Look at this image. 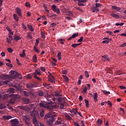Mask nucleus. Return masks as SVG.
<instances>
[{
    "label": "nucleus",
    "mask_w": 126,
    "mask_h": 126,
    "mask_svg": "<svg viewBox=\"0 0 126 126\" xmlns=\"http://www.w3.org/2000/svg\"><path fill=\"white\" fill-rule=\"evenodd\" d=\"M28 111L31 112V116L32 117H35V116H38L39 115V113L38 111L35 110V106H34L33 104H32L30 105V107H28Z\"/></svg>",
    "instance_id": "nucleus-1"
},
{
    "label": "nucleus",
    "mask_w": 126,
    "mask_h": 126,
    "mask_svg": "<svg viewBox=\"0 0 126 126\" xmlns=\"http://www.w3.org/2000/svg\"><path fill=\"white\" fill-rule=\"evenodd\" d=\"M12 97H14V98H12L9 100V102L10 104H14V103H15V100L20 98V96H19V94H12Z\"/></svg>",
    "instance_id": "nucleus-2"
},
{
    "label": "nucleus",
    "mask_w": 126,
    "mask_h": 126,
    "mask_svg": "<svg viewBox=\"0 0 126 126\" xmlns=\"http://www.w3.org/2000/svg\"><path fill=\"white\" fill-rule=\"evenodd\" d=\"M51 103L52 101H50L48 102L42 101L39 103V105L42 108H46V109H48L49 110V106H50V104H51Z\"/></svg>",
    "instance_id": "nucleus-3"
},
{
    "label": "nucleus",
    "mask_w": 126,
    "mask_h": 126,
    "mask_svg": "<svg viewBox=\"0 0 126 126\" xmlns=\"http://www.w3.org/2000/svg\"><path fill=\"white\" fill-rule=\"evenodd\" d=\"M23 119L26 123V125H27L28 126H30V119L29 118H28V116H25L23 117Z\"/></svg>",
    "instance_id": "nucleus-4"
},
{
    "label": "nucleus",
    "mask_w": 126,
    "mask_h": 126,
    "mask_svg": "<svg viewBox=\"0 0 126 126\" xmlns=\"http://www.w3.org/2000/svg\"><path fill=\"white\" fill-rule=\"evenodd\" d=\"M51 103H49V110H52V109H58L59 108L58 105H53L54 102L51 101Z\"/></svg>",
    "instance_id": "nucleus-5"
},
{
    "label": "nucleus",
    "mask_w": 126,
    "mask_h": 126,
    "mask_svg": "<svg viewBox=\"0 0 126 126\" xmlns=\"http://www.w3.org/2000/svg\"><path fill=\"white\" fill-rule=\"evenodd\" d=\"M10 123L12 126H17L18 125V120L14 119L10 121Z\"/></svg>",
    "instance_id": "nucleus-6"
},
{
    "label": "nucleus",
    "mask_w": 126,
    "mask_h": 126,
    "mask_svg": "<svg viewBox=\"0 0 126 126\" xmlns=\"http://www.w3.org/2000/svg\"><path fill=\"white\" fill-rule=\"evenodd\" d=\"M104 40L102 41V44H109V42L112 41V39L109 38V37H104L103 38Z\"/></svg>",
    "instance_id": "nucleus-7"
},
{
    "label": "nucleus",
    "mask_w": 126,
    "mask_h": 126,
    "mask_svg": "<svg viewBox=\"0 0 126 126\" xmlns=\"http://www.w3.org/2000/svg\"><path fill=\"white\" fill-rule=\"evenodd\" d=\"M15 13L19 15L20 17H22V14L21 13V9L18 7L15 8Z\"/></svg>",
    "instance_id": "nucleus-8"
},
{
    "label": "nucleus",
    "mask_w": 126,
    "mask_h": 126,
    "mask_svg": "<svg viewBox=\"0 0 126 126\" xmlns=\"http://www.w3.org/2000/svg\"><path fill=\"white\" fill-rule=\"evenodd\" d=\"M0 78L3 80H6V79H9V76L8 75L2 74L0 76Z\"/></svg>",
    "instance_id": "nucleus-9"
},
{
    "label": "nucleus",
    "mask_w": 126,
    "mask_h": 126,
    "mask_svg": "<svg viewBox=\"0 0 126 126\" xmlns=\"http://www.w3.org/2000/svg\"><path fill=\"white\" fill-rule=\"evenodd\" d=\"M32 117H33V119H32L33 124L35 126H39V124L38 123V122L37 121V119L35 117H36V116H32Z\"/></svg>",
    "instance_id": "nucleus-10"
},
{
    "label": "nucleus",
    "mask_w": 126,
    "mask_h": 126,
    "mask_svg": "<svg viewBox=\"0 0 126 126\" xmlns=\"http://www.w3.org/2000/svg\"><path fill=\"white\" fill-rule=\"evenodd\" d=\"M53 122H54V118H53V117L47 119V124H48L49 126H52L53 125Z\"/></svg>",
    "instance_id": "nucleus-11"
},
{
    "label": "nucleus",
    "mask_w": 126,
    "mask_h": 126,
    "mask_svg": "<svg viewBox=\"0 0 126 126\" xmlns=\"http://www.w3.org/2000/svg\"><path fill=\"white\" fill-rule=\"evenodd\" d=\"M27 88H28V89L31 90L32 88H34L35 86L32 83H28L26 85Z\"/></svg>",
    "instance_id": "nucleus-12"
},
{
    "label": "nucleus",
    "mask_w": 126,
    "mask_h": 126,
    "mask_svg": "<svg viewBox=\"0 0 126 126\" xmlns=\"http://www.w3.org/2000/svg\"><path fill=\"white\" fill-rule=\"evenodd\" d=\"M78 35L79 34L78 33H73V35L70 37L68 38V40H69V41H70V40H72V39H74V38H76V37H78Z\"/></svg>",
    "instance_id": "nucleus-13"
},
{
    "label": "nucleus",
    "mask_w": 126,
    "mask_h": 126,
    "mask_svg": "<svg viewBox=\"0 0 126 126\" xmlns=\"http://www.w3.org/2000/svg\"><path fill=\"white\" fill-rule=\"evenodd\" d=\"M33 74L34 75H41V70L39 69H36Z\"/></svg>",
    "instance_id": "nucleus-14"
},
{
    "label": "nucleus",
    "mask_w": 126,
    "mask_h": 126,
    "mask_svg": "<svg viewBox=\"0 0 126 126\" xmlns=\"http://www.w3.org/2000/svg\"><path fill=\"white\" fill-rule=\"evenodd\" d=\"M17 72L14 71H11V76L13 77L14 78H16V74H17Z\"/></svg>",
    "instance_id": "nucleus-15"
},
{
    "label": "nucleus",
    "mask_w": 126,
    "mask_h": 126,
    "mask_svg": "<svg viewBox=\"0 0 126 126\" xmlns=\"http://www.w3.org/2000/svg\"><path fill=\"white\" fill-rule=\"evenodd\" d=\"M101 58H102L103 59H105V60H106V61H108V62H110V61L111 60L110 57H109V56L107 55L101 56Z\"/></svg>",
    "instance_id": "nucleus-16"
},
{
    "label": "nucleus",
    "mask_w": 126,
    "mask_h": 126,
    "mask_svg": "<svg viewBox=\"0 0 126 126\" xmlns=\"http://www.w3.org/2000/svg\"><path fill=\"white\" fill-rule=\"evenodd\" d=\"M92 11L93 12H98V11H99V9L96 6L92 7Z\"/></svg>",
    "instance_id": "nucleus-17"
},
{
    "label": "nucleus",
    "mask_w": 126,
    "mask_h": 126,
    "mask_svg": "<svg viewBox=\"0 0 126 126\" xmlns=\"http://www.w3.org/2000/svg\"><path fill=\"white\" fill-rule=\"evenodd\" d=\"M92 97H93L94 99L95 100V102H97L98 101V99L97 98H98V94L97 93H94V95H92Z\"/></svg>",
    "instance_id": "nucleus-18"
},
{
    "label": "nucleus",
    "mask_w": 126,
    "mask_h": 126,
    "mask_svg": "<svg viewBox=\"0 0 126 126\" xmlns=\"http://www.w3.org/2000/svg\"><path fill=\"white\" fill-rule=\"evenodd\" d=\"M112 8L116 10V11H120L121 10V8L117 6H112Z\"/></svg>",
    "instance_id": "nucleus-19"
},
{
    "label": "nucleus",
    "mask_w": 126,
    "mask_h": 126,
    "mask_svg": "<svg viewBox=\"0 0 126 126\" xmlns=\"http://www.w3.org/2000/svg\"><path fill=\"white\" fill-rule=\"evenodd\" d=\"M110 15L111 16H112V17H114V18H116L117 19H119V18H120V16L117 14L112 13L110 14Z\"/></svg>",
    "instance_id": "nucleus-20"
},
{
    "label": "nucleus",
    "mask_w": 126,
    "mask_h": 126,
    "mask_svg": "<svg viewBox=\"0 0 126 126\" xmlns=\"http://www.w3.org/2000/svg\"><path fill=\"white\" fill-rule=\"evenodd\" d=\"M96 122L98 126H101L102 124H103V121H102L101 119H98Z\"/></svg>",
    "instance_id": "nucleus-21"
},
{
    "label": "nucleus",
    "mask_w": 126,
    "mask_h": 126,
    "mask_svg": "<svg viewBox=\"0 0 126 126\" xmlns=\"http://www.w3.org/2000/svg\"><path fill=\"white\" fill-rule=\"evenodd\" d=\"M70 113H73L74 115H77L78 111H77V109H73L72 110H71Z\"/></svg>",
    "instance_id": "nucleus-22"
},
{
    "label": "nucleus",
    "mask_w": 126,
    "mask_h": 126,
    "mask_svg": "<svg viewBox=\"0 0 126 126\" xmlns=\"http://www.w3.org/2000/svg\"><path fill=\"white\" fill-rule=\"evenodd\" d=\"M25 52H26V50H23L22 51V54H20V56L21 58H24L26 56Z\"/></svg>",
    "instance_id": "nucleus-23"
},
{
    "label": "nucleus",
    "mask_w": 126,
    "mask_h": 126,
    "mask_svg": "<svg viewBox=\"0 0 126 126\" xmlns=\"http://www.w3.org/2000/svg\"><path fill=\"white\" fill-rule=\"evenodd\" d=\"M12 118V117L7 115L6 116H3L2 117V118L3 119V120H9L10 119H11Z\"/></svg>",
    "instance_id": "nucleus-24"
},
{
    "label": "nucleus",
    "mask_w": 126,
    "mask_h": 126,
    "mask_svg": "<svg viewBox=\"0 0 126 126\" xmlns=\"http://www.w3.org/2000/svg\"><path fill=\"white\" fill-rule=\"evenodd\" d=\"M13 16L14 17V19H15L16 21H18L19 20V18L18 17V16H17V14H14L13 15Z\"/></svg>",
    "instance_id": "nucleus-25"
},
{
    "label": "nucleus",
    "mask_w": 126,
    "mask_h": 126,
    "mask_svg": "<svg viewBox=\"0 0 126 126\" xmlns=\"http://www.w3.org/2000/svg\"><path fill=\"white\" fill-rule=\"evenodd\" d=\"M24 102H25L26 104H29V103H30V99L28 98H24Z\"/></svg>",
    "instance_id": "nucleus-26"
},
{
    "label": "nucleus",
    "mask_w": 126,
    "mask_h": 126,
    "mask_svg": "<svg viewBox=\"0 0 126 126\" xmlns=\"http://www.w3.org/2000/svg\"><path fill=\"white\" fill-rule=\"evenodd\" d=\"M37 94L38 96H44V93H43V91L41 90H39L37 92Z\"/></svg>",
    "instance_id": "nucleus-27"
},
{
    "label": "nucleus",
    "mask_w": 126,
    "mask_h": 126,
    "mask_svg": "<svg viewBox=\"0 0 126 126\" xmlns=\"http://www.w3.org/2000/svg\"><path fill=\"white\" fill-rule=\"evenodd\" d=\"M45 114V111L43 110H41L40 111V116L41 118H44V115Z\"/></svg>",
    "instance_id": "nucleus-28"
},
{
    "label": "nucleus",
    "mask_w": 126,
    "mask_h": 126,
    "mask_svg": "<svg viewBox=\"0 0 126 126\" xmlns=\"http://www.w3.org/2000/svg\"><path fill=\"white\" fill-rule=\"evenodd\" d=\"M51 118H53V117H52V115L50 113H47L45 116V119H47V120L48 119H50Z\"/></svg>",
    "instance_id": "nucleus-29"
},
{
    "label": "nucleus",
    "mask_w": 126,
    "mask_h": 126,
    "mask_svg": "<svg viewBox=\"0 0 126 126\" xmlns=\"http://www.w3.org/2000/svg\"><path fill=\"white\" fill-rule=\"evenodd\" d=\"M65 116L66 120H68V121H71V117H70V116H69L67 113L65 114Z\"/></svg>",
    "instance_id": "nucleus-30"
},
{
    "label": "nucleus",
    "mask_w": 126,
    "mask_h": 126,
    "mask_svg": "<svg viewBox=\"0 0 126 126\" xmlns=\"http://www.w3.org/2000/svg\"><path fill=\"white\" fill-rule=\"evenodd\" d=\"M9 92H11V93H14L15 92V89L12 88H10L8 89Z\"/></svg>",
    "instance_id": "nucleus-31"
},
{
    "label": "nucleus",
    "mask_w": 126,
    "mask_h": 126,
    "mask_svg": "<svg viewBox=\"0 0 126 126\" xmlns=\"http://www.w3.org/2000/svg\"><path fill=\"white\" fill-rule=\"evenodd\" d=\"M28 27L29 29H30V31H31L32 32H33V31H34V29L33 28V27L32 26V25H28Z\"/></svg>",
    "instance_id": "nucleus-32"
},
{
    "label": "nucleus",
    "mask_w": 126,
    "mask_h": 126,
    "mask_svg": "<svg viewBox=\"0 0 126 126\" xmlns=\"http://www.w3.org/2000/svg\"><path fill=\"white\" fill-rule=\"evenodd\" d=\"M14 41H19V40H21V37L19 36H15L14 38Z\"/></svg>",
    "instance_id": "nucleus-33"
},
{
    "label": "nucleus",
    "mask_w": 126,
    "mask_h": 126,
    "mask_svg": "<svg viewBox=\"0 0 126 126\" xmlns=\"http://www.w3.org/2000/svg\"><path fill=\"white\" fill-rule=\"evenodd\" d=\"M80 45H81V43H74V44H72L71 45V46L73 48H76V47H77L78 46H79Z\"/></svg>",
    "instance_id": "nucleus-34"
},
{
    "label": "nucleus",
    "mask_w": 126,
    "mask_h": 126,
    "mask_svg": "<svg viewBox=\"0 0 126 126\" xmlns=\"http://www.w3.org/2000/svg\"><path fill=\"white\" fill-rule=\"evenodd\" d=\"M46 99L47 101H50V102H52L51 100L53 99V98H52V96H51L50 95H48L46 96Z\"/></svg>",
    "instance_id": "nucleus-35"
},
{
    "label": "nucleus",
    "mask_w": 126,
    "mask_h": 126,
    "mask_svg": "<svg viewBox=\"0 0 126 126\" xmlns=\"http://www.w3.org/2000/svg\"><path fill=\"white\" fill-rule=\"evenodd\" d=\"M32 60L34 63H37V55H34V57H32Z\"/></svg>",
    "instance_id": "nucleus-36"
},
{
    "label": "nucleus",
    "mask_w": 126,
    "mask_h": 126,
    "mask_svg": "<svg viewBox=\"0 0 126 126\" xmlns=\"http://www.w3.org/2000/svg\"><path fill=\"white\" fill-rule=\"evenodd\" d=\"M52 9L53 11H54V12H56V11H57L58 8H57V6H56V5H52Z\"/></svg>",
    "instance_id": "nucleus-37"
},
{
    "label": "nucleus",
    "mask_w": 126,
    "mask_h": 126,
    "mask_svg": "<svg viewBox=\"0 0 126 126\" xmlns=\"http://www.w3.org/2000/svg\"><path fill=\"white\" fill-rule=\"evenodd\" d=\"M35 43L34 45V47H37V46H38L39 43H40V41L39 40V38H37L36 39H35Z\"/></svg>",
    "instance_id": "nucleus-38"
},
{
    "label": "nucleus",
    "mask_w": 126,
    "mask_h": 126,
    "mask_svg": "<svg viewBox=\"0 0 126 126\" xmlns=\"http://www.w3.org/2000/svg\"><path fill=\"white\" fill-rule=\"evenodd\" d=\"M16 77H19L20 79H22V76L21 74H19L18 72H17L16 75Z\"/></svg>",
    "instance_id": "nucleus-39"
},
{
    "label": "nucleus",
    "mask_w": 126,
    "mask_h": 126,
    "mask_svg": "<svg viewBox=\"0 0 126 126\" xmlns=\"http://www.w3.org/2000/svg\"><path fill=\"white\" fill-rule=\"evenodd\" d=\"M66 14L67 15H69V16H73V14L70 11H68L66 12Z\"/></svg>",
    "instance_id": "nucleus-40"
},
{
    "label": "nucleus",
    "mask_w": 126,
    "mask_h": 126,
    "mask_svg": "<svg viewBox=\"0 0 126 126\" xmlns=\"http://www.w3.org/2000/svg\"><path fill=\"white\" fill-rule=\"evenodd\" d=\"M23 94L24 96H26V97H29V93L26 91H24Z\"/></svg>",
    "instance_id": "nucleus-41"
},
{
    "label": "nucleus",
    "mask_w": 126,
    "mask_h": 126,
    "mask_svg": "<svg viewBox=\"0 0 126 126\" xmlns=\"http://www.w3.org/2000/svg\"><path fill=\"white\" fill-rule=\"evenodd\" d=\"M85 102L86 104V106L87 107V108H88V107H89V101H88L87 99H85Z\"/></svg>",
    "instance_id": "nucleus-42"
},
{
    "label": "nucleus",
    "mask_w": 126,
    "mask_h": 126,
    "mask_svg": "<svg viewBox=\"0 0 126 126\" xmlns=\"http://www.w3.org/2000/svg\"><path fill=\"white\" fill-rule=\"evenodd\" d=\"M33 50L34 51H35V52H36V53H40V51H39V49L38 48H37V47H36V46H34L33 47Z\"/></svg>",
    "instance_id": "nucleus-43"
},
{
    "label": "nucleus",
    "mask_w": 126,
    "mask_h": 126,
    "mask_svg": "<svg viewBox=\"0 0 126 126\" xmlns=\"http://www.w3.org/2000/svg\"><path fill=\"white\" fill-rule=\"evenodd\" d=\"M43 85L44 87H46V88H48V89H49V87H50V85L46 83H43Z\"/></svg>",
    "instance_id": "nucleus-44"
},
{
    "label": "nucleus",
    "mask_w": 126,
    "mask_h": 126,
    "mask_svg": "<svg viewBox=\"0 0 126 126\" xmlns=\"http://www.w3.org/2000/svg\"><path fill=\"white\" fill-rule=\"evenodd\" d=\"M57 57L59 60H61V59H62V53L59 52L58 54Z\"/></svg>",
    "instance_id": "nucleus-45"
},
{
    "label": "nucleus",
    "mask_w": 126,
    "mask_h": 126,
    "mask_svg": "<svg viewBox=\"0 0 126 126\" xmlns=\"http://www.w3.org/2000/svg\"><path fill=\"white\" fill-rule=\"evenodd\" d=\"M40 34L41 35V37L43 38V39H45L46 38V36H45V33L43 32H41Z\"/></svg>",
    "instance_id": "nucleus-46"
},
{
    "label": "nucleus",
    "mask_w": 126,
    "mask_h": 126,
    "mask_svg": "<svg viewBox=\"0 0 126 126\" xmlns=\"http://www.w3.org/2000/svg\"><path fill=\"white\" fill-rule=\"evenodd\" d=\"M125 24V23H116L115 25L116 26H123Z\"/></svg>",
    "instance_id": "nucleus-47"
},
{
    "label": "nucleus",
    "mask_w": 126,
    "mask_h": 126,
    "mask_svg": "<svg viewBox=\"0 0 126 126\" xmlns=\"http://www.w3.org/2000/svg\"><path fill=\"white\" fill-rule=\"evenodd\" d=\"M85 75L86 77H87V78H89V74H88V71H85Z\"/></svg>",
    "instance_id": "nucleus-48"
},
{
    "label": "nucleus",
    "mask_w": 126,
    "mask_h": 126,
    "mask_svg": "<svg viewBox=\"0 0 126 126\" xmlns=\"http://www.w3.org/2000/svg\"><path fill=\"white\" fill-rule=\"evenodd\" d=\"M5 106L3 104L0 103V109L2 110V109H5Z\"/></svg>",
    "instance_id": "nucleus-49"
},
{
    "label": "nucleus",
    "mask_w": 126,
    "mask_h": 126,
    "mask_svg": "<svg viewBox=\"0 0 126 126\" xmlns=\"http://www.w3.org/2000/svg\"><path fill=\"white\" fill-rule=\"evenodd\" d=\"M62 121H56V122H55V125H57L58 126L60 125H62Z\"/></svg>",
    "instance_id": "nucleus-50"
},
{
    "label": "nucleus",
    "mask_w": 126,
    "mask_h": 126,
    "mask_svg": "<svg viewBox=\"0 0 126 126\" xmlns=\"http://www.w3.org/2000/svg\"><path fill=\"white\" fill-rule=\"evenodd\" d=\"M102 92H103V94H105V95H108V94H110V92H108L106 90L102 91Z\"/></svg>",
    "instance_id": "nucleus-51"
},
{
    "label": "nucleus",
    "mask_w": 126,
    "mask_h": 126,
    "mask_svg": "<svg viewBox=\"0 0 126 126\" xmlns=\"http://www.w3.org/2000/svg\"><path fill=\"white\" fill-rule=\"evenodd\" d=\"M63 77L65 79L66 82H68V77H67V76H66L65 75H63Z\"/></svg>",
    "instance_id": "nucleus-52"
},
{
    "label": "nucleus",
    "mask_w": 126,
    "mask_h": 126,
    "mask_svg": "<svg viewBox=\"0 0 126 126\" xmlns=\"http://www.w3.org/2000/svg\"><path fill=\"white\" fill-rule=\"evenodd\" d=\"M63 98L59 97L58 98V102H63Z\"/></svg>",
    "instance_id": "nucleus-53"
},
{
    "label": "nucleus",
    "mask_w": 126,
    "mask_h": 126,
    "mask_svg": "<svg viewBox=\"0 0 126 126\" xmlns=\"http://www.w3.org/2000/svg\"><path fill=\"white\" fill-rule=\"evenodd\" d=\"M59 42H60V44H62V45H63V44H64V42H63V41H64V40L63 39H59Z\"/></svg>",
    "instance_id": "nucleus-54"
},
{
    "label": "nucleus",
    "mask_w": 126,
    "mask_h": 126,
    "mask_svg": "<svg viewBox=\"0 0 126 126\" xmlns=\"http://www.w3.org/2000/svg\"><path fill=\"white\" fill-rule=\"evenodd\" d=\"M62 73V74H67V71L66 70H63Z\"/></svg>",
    "instance_id": "nucleus-55"
},
{
    "label": "nucleus",
    "mask_w": 126,
    "mask_h": 126,
    "mask_svg": "<svg viewBox=\"0 0 126 126\" xmlns=\"http://www.w3.org/2000/svg\"><path fill=\"white\" fill-rule=\"evenodd\" d=\"M63 108H64V104L63 103H60V108L63 110Z\"/></svg>",
    "instance_id": "nucleus-56"
},
{
    "label": "nucleus",
    "mask_w": 126,
    "mask_h": 126,
    "mask_svg": "<svg viewBox=\"0 0 126 126\" xmlns=\"http://www.w3.org/2000/svg\"><path fill=\"white\" fill-rule=\"evenodd\" d=\"M33 77L35 78V79H37V80H41V78H40L39 77L37 76L36 75H34Z\"/></svg>",
    "instance_id": "nucleus-57"
},
{
    "label": "nucleus",
    "mask_w": 126,
    "mask_h": 126,
    "mask_svg": "<svg viewBox=\"0 0 126 126\" xmlns=\"http://www.w3.org/2000/svg\"><path fill=\"white\" fill-rule=\"evenodd\" d=\"M7 51L9 52V53H12V52H13V50L11 49V48H8Z\"/></svg>",
    "instance_id": "nucleus-58"
},
{
    "label": "nucleus",
    "mask_w": 126,
    "mask_h": 126,
    "mask_svg": "<svg viewBox=\"0 0 126 126\" xmlns=\"http://www.w3.org/2000/svg\"><path fill=\"white\" fill-rule=\"evenodd\" d=\"M27 37L29 39H32V35L30 34V32H28L27 34Z\"/></svg>",
    "instance_id": "nucleus-59"
},
{
    "label": "nucleus",
    "mask_w": 126,
    "mask_h": 126,
    "mask_svg": "<svg viewBox=\"0 0 126 126\" xmlns=\"http://www.w3.org/2000/svg\"><path fill=\"white\" fill-rule=\"evenodd\" d=\"M22 27H23L24 30H26L27 29V27H26V26L24 23L22 24Z\"/></svg>",
    "instance_id": "nucleus-60"
},
{
    "label": "nucleus",
    "mask_w": 126,
    "mask_h": 126,
    "mask_svg": "<svg viewBox=\"0 0 126 126\" xmlns=\"http://www.w3.org/2000/svg\"><path fill=\"white\" fill-rule=\"evenodd\" d=\"M78 5H79V6H84V4L79 1V2H78Z\"/></svg>",
    "instance_id": "nucleus-61"
},
{
    "label": "nucleus",
    "mask_w": 126,
    "mask_h": 126,
    "mask_svg": "<svg viewBox=\"0 0 126 126\" xmlns=\"http://www.w3.org/2000/svg\"><path fill=\"white\" fill-rule=\"evenodd\" d=\"M25 5H26V6H27V7H31V4H30V3L28 2H26Z\"/></svg>",
    "instance_id": "nucleus-62"
},
{
    "label": "nucleus",
    "mask_w": 126,
    "mask_h": 126,
    "mask_svg": "<svg viewBox=\"0 0 126 126\" xmlns=\"http://www.w3.org/2000/svg\"><path fill=\"white\" fill-rule=\"evenodd\" d=\"M82 41H83V36H81L80 38L78 40V42H82Z\"/></svg>",
    "instance_id": "nucleus-63"
},
{
    "label": "nucleus",
    "mask_w": 126,
    "mask_h": 126,
    "mask_svg": "<svg viewBox=\"0 0 126 126\" xmlns=\"http://www.w3.org/2000/svg\"><path fill=\"white\" fill-rule=\"evenodd\" d=\"M101 4L99 3H95V7H100L101 6Z\"/></svg>",
    "instance_id": "nucleus-64"
}]
</instances>
